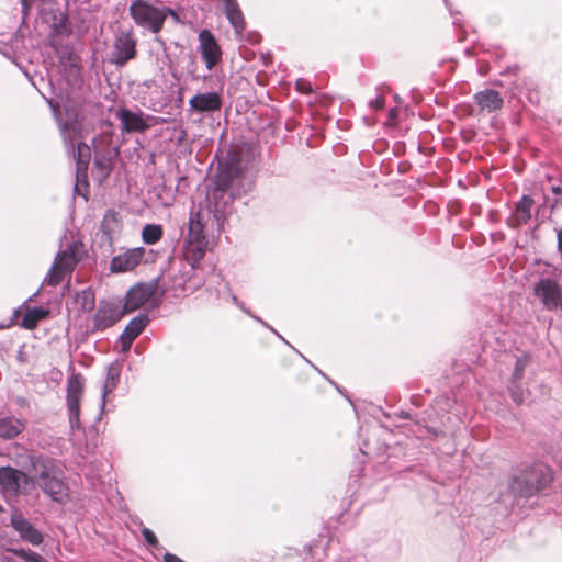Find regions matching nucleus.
Wrapping results in <instances>:
<instances>
[{
    "label": "nucleus",
    "instance_id": "393cba45",
    "mask_svg": "<svg viewBox=\"0 0 562 562\" xmlns=\"http://www.w3.org/2000/svg\"><path fill=\"white\" fill-rule=\"evenodd\" d=\"M48 313V310L44 307H33L24 314L22 318V326L26 329L35 328L37 323L45 318Z\"/></svg>",
    "mask_w": 562,
    "mask_h": 562
},
{
    "label": "nucleus",
    "instance_id": "f3484780",
    "mask_svg": "<svg viewBox=\"0 0 562 562\" xmlns=\"http://www.w3.org/2000/svg\"><path fill=\"white\" fill-rule=\"evenodd\" d=\"M125 133H144L150 125L143 119L142 113H135L127 109H120L116 113Z\"/></svg>",
    "mask_w": 562,
    "mask_h": 562
},
{
    "label": "nucleus",
    "instance_id": "dca6fc26",
    "mask_svg": "<svg viewBox=\"0 0 562 562\" xmlns=\"http://www.w3.org/2000/svg\"><path fill=\"white\" fill-rule=\"evenodd\" d=\"M189 108L196 113L215 112L222 108V98L214 91L196 93L189 100Z\"/></svg>",
    "mask_w": 562,
    "mask_h": 562
},
{
    "label": "nucleus",
    "instance_id": "bb28decb",
    "mask_svg": "<svg viewBox=\"0 0 562 562\" xmlns=\"http://www.w3.org/2000/svg\"><path fill=\"white\" fill-rule=\"evenodd\" d=\"M162 237V227L159 224H146L142 229V239L147 245H155Z\"/></svg>",
    "mask_w": 562,
    "mask_h": 562
},
{
    "label": "nucleus",
    "instance_id": "20e7f679",
    "mask_svg": "<svg viewBox=\"0 0 562 562\" xmlns=\"http://www.w3.org/2000/svg\"><path fill=\"white\" fill-rule=\"evenodd\" d=\"M551 480V470L544 464L537 463L515 476L509 487L515 494L528 497L544 488Z\"/></svg>",
    "mask_w": 562,
    "mask_h": 562
},
{
    "label": "nucleus",
    "instance_id": "ea45409f",
    "mask_svg": "<svg viewBox=\"0 0 562 562\" xmlns=\"http://www.w3.org/2000/svg\"><path fill=\"white\" fill-rule=\"evenodd\" d=\"M558 251L562 256V228L557 232Z\"/></svg>",
    "mask_w": 562,
    "mask_h": 562
},
{
    "label": "nucleus",
    "instance_id": "aec40b11",
    "mask_svg": "<svg viewBox=\"0 0 562 562\" xmlns=\"http://www.w3.org/2000/svg\"><path fill=\"white\" fill-rule=\"evenodd\" d=\"M25 428L23 420L15 417H4L0 419V438L12 439Z\"/></svg>",
    "mask_w": 562,
    "mask_h": 562
},
{
    "label": "nucleus",
    "instance_id": "c85d7f7f",
    "mask_svg": "<svg viewBox=\"0 0 562 562\" xmlns=\"http://www.w3.org/2000/svg\"><path fill=\"white\" fill-rule=\"evenodd\" d=\"M529 361H530V357L528 355H522L516 359L512 380L520 381L522 379L525 369L529 364Z\"/></svg>",
    "mask_w": 562,
    "mask_h": 562
},
{
    "label": "nucleus",
    "instance_id": "5701e85b",
    "mask_svg": "<svg viewBox=\"0 0 562 562\" xmlns=\"http://www.w3.org/2000/svg\"><path fill=\"white\" fill-rule=\"evenodd\" d=\"M148 324L146 315H139L130 321L121 336L135 340Z\"/></svg>",
    "mask_w": 562,
    "mask_h": 562
},
{
    "label": "nucleus",
    "instance_id": "9b49d317",
    "mask_svg": "<svg viewBox=\"0 0 562 562\" xmlns=\"http://www.w3.org/2000/svg\"><path fill=\"white\" fill-rule=\"evenodd\" d=\"M158 289V280L134 285L126 294L124 310L133 312L147 303Z\"/></svg>",
    "mask_w": 562,
    "mask_h": 562
},
{
    "label": "nucleus",
    "instance_id": "a19ab883",
    "mask_svg": "<svg viewBox=\"0 0 562 562\" xmlns=\"http://www.w3.org/2000/svg\"><path fill=\"white\" fill-rule=\"evenodd\" d=\"M552 191L555 193V194H562V188L561 187H554L552 189Z\"/></svg>",
    "mask_w": 562,
    "mask_h": 562
},
{
    "label": "nucleus",
    "instance_id": "58836bf2",
    "mask_svg": "<svg viewBox=\"0 0 562 562\" xmlns=\"http://www.w3.org/2000/svg\"><path fill=\"white\" fill-rule=\"evenodd\" d=\"M33 2H34V0H21L22 10H23L24 15L27 14Z\"/></svg>",
    "mask_w": 562,
    "mask_h": 562
},
{
    "label": "nucleus",
    "instance_id": "c9c22d12",
    "mask_svg": "<svg viewBox=\"0 0 562 562\" xmlns=\"http://www.w3.org/2000/svg\"><path fill=\"white\" fill-rule=\"evenodd\" d=\"M120 344H121V351L122 352H127L130 349H131V346L133 344L134 340L130 339V338H126V337H123V336H120Z\"/></svg>",
    "mask_w": 562,
    "mask_h": 562
},
{
    "label": "nucleus",
    "instance_id": "ddd939ff",
    "mask_svg": "<svg viewBox=\"0 0 562 562\" xmlns=\"http://www.w3.org/2000/svg\"><path fill=\"white\" fill-rule=\"evenodd\" d=\"M10 525L23 541L32 546H40L44 540L43 533L16 509L11 514Z\"/></svg>",
    "mask_w": 562,
    "mask_h": 562
},
{
    "label": "nucleus",
    "instance_id": "c756f323",
    "mask_svg": "<svg viewBox=\"0 0 562 562\" xmlns=\"http://www.w3.org/2000/svg\"><path fill=\"white\" fill-rule=\"evenodd\" d=\"M520 381H514V380H510V383H509V393H510V397L512 400L517 404V405H520L525 402L526 400V396H525V391L522 390L520 383Z\"/></svg>",
    "mask_w": 562,
    "mask_h": 562
},
{
    "label": "nucleus",
    "instance_id": "423d86ee",
    "mask_svg": "<svg viewBox=\"0 0 562 562\" xmlns=\"http://www.w3.org/2000/svg\"><path fill=\"white\" fill-rule=\"evenodd\" d=\"M78 260L76 244H71L66 249L58 251L44 279V283L52 286L59 284L65 276L72 271Z\"/></svg>",
    "mask_w": 562,
    "mask_h": 562
},
{
    "label": "nucleus",
    "instance_id": "412c9836",
    "mask_svg": "<svg viewBox=\"0 0 562 562\" xmlns=\"http://www.w3.org/2000/svg\"><path fill=\"white\" fill-rule=\"evenodd\" d=\"M121 375V366L113 362L108 367L106 379L102 387V406L106 394L111 393L117 385Z\"/></svg>",
    "mask_w": 562,
    "mask_h": 562
},
{
    "label": "nucleus",
    "instance_id": "1a4fd4ad",
    "mask_svg": "<svg viewBox=\"0 0 562 562\" xmlns=\"http://www.w3.org/2000/svg\"><path fill=\"white\" fill-rule=\"evenodd\" d=\"M83 382L80 374H72L67 381V409L71 430L80 429V400Z\"/></svg>",
    "mask_w": 562,
    "mask_h": 562
},
{
    "label": "nucleus",
    "instance_id": "7ed1b4c3",
    "mask_svg": "<svg viewBox=\"0 0 562 562\" xmlns=\"http://www.w3.org/2000/svg\"><path fill=\"white\" fill-rule=\"evenodd\" d=\"M33 481L52 501L64 504L68 499V485L58 461L43 460Z\"/></svg>",
    "mask_w": 562,
    "mask_h": 562
},
{
    "label": "nucleus",
    "instance_id": "cd10ccee",
    "mask_svg": "<svg viewBox=\"0 0 562 562\" xmlns=\"http://www.w3.org/2000/svg\"><path fill=\"white\" fill-rule=\"evenodd\" d=\"M8 551L18 558H21L25 562H46V560L41 554L30 549L11 548L8 549Z\"/></svg>",
    "mask_w": 562,
    "mask_h": 562
},
{
    "label": "nucleus",
    "instance_id": "6ab92c4d",
    "mask_svg": "<svg viewBox=\"0 0 562 562\" xmlns=\"http://www.w3.org/2000/svg\"><path fill=\"white\" fill-rule=\"evenodd\" d=\"M223 2L225 15L231 25L235 29L236 33H241L245 30L246 23L237 0H223Z\"/></svg>",
    "mask_w": 562,
    "mask_h": 562
},
{
    "label": "nucleus",
    "instance_id": "2f4dec72",
    "mask_svg": "<svg viewBox=\"0 0 562 562\" xmlns=\"http://www.w3.org/2000/svg\"><path fill=\"white\" fill-rule=\"evenodd\" d=\"M142 535L145 538L146 542L157 549L159 547V542L155 533L149 528H143Z\"/></svg>",
    "mask_w": 562,
    "mask_h": 562
},
{
    "label": "nucleus",
    "instance_id": "7c9ffc66",
    "mask_svg": "<svg viewBox=\"0 0 562 562\" xmlns=\"http://www.w3.org/2000/svg\"><path fill=\"white\" fill-rule=\"evenodd\" d=\"M226 292H227V300H231L237 307H239L244 313H246L247 315L251 316L252 318H255L256 321H258L259 323H261L263 326L266 327H269L268 324L266 322H263L261 318L255 316L251 314V312L244 305V303H241L237 296H235L232 292H231V289L228 286H226Z\"/></svg>",
    "mask_w": 562,
    "mask_h": 562
},
{
    "label": "nucleus",
    "instance_id": "9d476101",
    "mask_svg": "<svg viewBox=\"0 0 562 562\" xmlns=\"http://www.w3.org/2000/svg\"><path fill=\"white\" fill-rule=\"evenodd\" d=\"M533 292L547 310L553 311L559 307L562 300V293L561 288L555 280L550 278L540 279L535 284Z\"/></svg>",
    "mask_w": 562,
    "mask_h": 562
},
{
    "label": "nucleus",
    "instance_id": "72a5a7b5",
    "mask_svg": "<svg viewBox=\"0 0 562 562\" xmlns=\"http://www.w3.org/2000/svg\"><path fill=\"white\" fill-rule=\"evenodd\" d=\"M82 297H83V306L86 308H91L94 304V296L90 289L82 291Z\"/></svg>",
    "mask_w": 562,
    "mask_h": 562
},
{
    "label": "nucleus",
    "instance_id": "f257e3e1",
    "mask_svg": "<svg viewBox=\"0 0 562 562\" xmlns=\"http://www.w3.org/2000/svg\"><path fill=\"white\" fill-rule=\"evenodd\" d=\"M247 162L239 153H228L225 161L220 162L211 193L213 212L217 220L231 212V205L237 198L246 194L252 184L248 177Z\"/></svg>",
    "mask_w": 562,
    "mask_h": 562
},
{
    "label": "nucleus",
    "instance_id": "4468645a",
    "mask_svg": "<svg viewBox=\"0 0 562 562\" xmlns=\"http://www.w3.org/2000/svg\"><path fill=\"white\" fill-rule=\"evenodd\" d=\"M123 316L117 303L101 302L93 316V330H104L113 326Z\"/></svg>",
    "mask_w": 562,
    "mask_h": 562
},
{
    "label": "nucleus",
    "instance_id": "6e6552de",
    "mask_svg": "<svg viewBox=\"0 0 562 562\" xmlns=\"http://www.w3.org/2000/svg\"><path fill=\"white\" fill-rule=\"evenodd\" d=\"M0 486L4 494L16 496L30 493L34 487V481L20 470L2 467L0 468Z\"/></svg>",
    "mask_w": 562,
    "mask_h": 562
},
{
    "label": "nucleus",
    "instance_id": "e433bc0d",
    "mask_svg": "<svg viewBox=\"0 0 562 562\" xmlns=\"http://www.w3.org/2000/svg\"><path fill=\"white\" fill-rule=\"evenodd\" d=\"M369 106L375 110H380L384 106V98L381 95H378L375 99L371 100L369 102Z\"/></svg>",
    "mask_w": 562,
    "mask_h": 562
},
{
    "label": "nucleus",
    "instance_id": "4be33fe9",
    "mask_svg": "<svg viewBox=\"0 0 562 562\" xmlns=\"http://www.w3.org/2000/svg\"><path fill=\"white\" fill-rule=\"evenodd\" d=\"M186 256L192 266L198 263L205 255L207 240L186 241Z\"/></svg>",
    "mask_w": 562,
    "mask_h": 562
},
{
    "label": "nucleus",
    "instance_id": "f704fd0d",
    "mask_svg": "<svg viewBox=\"0 0 562 562\" xmlns=\"http://www.w3.org/2000/svg\"><path fill=\"white\" fill-rule=\"evenodd\" d=\"M161 13L164 15V22L168 16H171L176 22H179V15L173 9L161 5Z\"/></svg>",
    "mask_w": 562,
    "mask_h": 562
},
{
    "label": "nucleus",
    "instance_id": "2eb2a0df",
    "mask_svg": "<svg viewBox=\"0 0 562 562\" xmlns=\"http://www.w3.org/2000/svg\"><path fill=\"white\" fill-rule=\"evenodd\" d=\"M144 247H135L114 256L110 263L112 272H127L136 268L145 256Z\"/></svg>",
    "mask_w": 562,
    "mask_h": 562
},
{
    "label": "nucleus",
    "instance_id": "b1692460",
    "mask_svg": "<svg viewBox=\"0 0 562 562\" xmlns=\"http://www.w3.org/2000/svg\"><path fill=\"white\" fill-rule=\"evenodd\" d=\"M198 240H207L203 231V225L200 220L199 213H191L189 227H188V236L186 241H198Z\"/></svg>",
    "mask_w": 562,
    "mask_h": 562
},
{
    "label": "nucleus",
    "instance_id": "4c0bfd02",
    "mask_svg": "<svg viewBox=\"0 0 562 562\" xmlns=\"http://www.w3.org/2000/svg\"><path fill=\"white\" fill-rule=\"evenodd\" d=\"M164 562H184L183 560H181L179 557H177L176 554H172V553H169V552H166L165 555H164Z\"/></svg>",
    "mask_w": 562,
    "mask_h": 562
},
{
    "label": "nucleus",
    "instance_id": "473e14b6",
    "mask_svg": "<svg viewBox=\"0 0 562 562\" xmlns=\"http://www.w3.org/2000/svg\"><path fill=\"white\" fill-rule=\"evenodd\" d=\"M335 562H366L364 557L362 555H350L348 553H344L339 555Z\"/></svg>",
    "mask_w": 562,
    "mask_h": 562
},
{
    "label": "nucleus",
    "instance_id": "f8f14e48",
    "mask_svg": "<svg viewBox=\"0 0 562 562\" xmlns=\"http://www.w3.org/2000/svg\"><path fill=\"white\" fill-rule=\"evenodd\" d=\"M200 53L205 66L212 70L222 59V50L214 35L209 30L199 33Z\"/></svg>",
    "mask_w": 562,
    "mask_h": 562
},
{
    "label": "nucleus",
    "instance_id": "0eeeda50",
    "mask_svg": "<svg viewBox=\"0 0 562 562\" xmlns=\"http://www.w3.org/2000/svg\"><path fill=\"white\" fill-rule=\"evenodd\" d=\"M137 40L132 29L119 30L113 40L111 61L116 66H124L135 58Z\"/></svg>",
    "mask_w": 562,
    "mask_h": 562
},
{
    "label": "nucleus",
    "instance_id": "a211bd4d",
    "mask_svg": "<svg viewBox=\"0 0 562 562\" xmlns=\"http://www.w3.org/2000/svg\"><path fill=\"white\" fill-rule=\"evenodd\" d=\"M476 103L480 105L482 111L493 112L503 106L504 100L499 92L487 89L480 91L474 95Z\"/></svg>",
    "mask_w": 562,
    "mask_h": 562
},
{
    "label": "nucleus",
    "instance_id": "a878e982",
    "mask_svg": "<svg viewBox=\"0 0 562 562\" xmlns=\"http://www.w3.org/2000/svg\"><path fill=\"white\" fill-rule=\"evenodd\" d=\"M533 200L529 195H524L516 205V218L519 223L526 224L531 217V207Z\"/></svg>",
    "mask_w": 562,
    "mask_h": 562
},
{
    "label": "nucleus",
    "instance_id": "f03ea898",
    "mask_svg": "<svg viewBox=\"0 0 562 562\" xmlns=\"http://www.w3.org/2000/svg\"><path fill=\"white\" fill-rule=\"evenodd\" d=\"M55 120L59 125V130L65 142V146L68 153H71L74 158H76V172H77V181H79L80 177H86L88 165L90 161V147L82 143L78 142L77 147H75V140L78 137L79 133V124L77 120V113L71 111H67V117L63 120L59 106L57 103H54L52 100L48 102Z\"/></svg>",
    "mask_w": 562,
    "mask_h": 562
},
{
    "label": "nucleus",
    "instance_id": "39448f33",
    "mask_svg": "<svg viewBox=\"0 0 562 562\" xmlns=\"http://www.w3.org/2000/svg\"><path fill=\"white\" fill-rule=\"evenodd\" d=\"M128 14L137 26L153 34H158L164 27L161 5H155L148 0H131Z\"/></svg>",
    "mask_w": 562,
    "mask_h": 562
}]
</instances>
